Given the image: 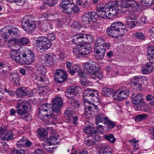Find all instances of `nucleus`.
I'll use <instances>...</instances> for the list:
<instances>
[{"label":"nucleus","mask_w":154,"mask_h":154,"mask_svg":"<svg viewBox=\"0 0 154 154\" xmlns=\"http://www.w3.org/2000/svg\"><path fill=\"white\" fill-rule=\"evenodd\" d=\"M10 69L9 66L0 62V73L4 75H6L8 73Z\"/></svg>","instance_id":"obj_25"},{"label":"nucleus","mask_w":154,"mask_h":154,"mask_svg":"<svg viewBox=\"0 0 154 154\" xmlns=\"http://www.w3.org/2000/svg\"><path fill=\"white\" fill-rule=\"evenodd\" d=\"M66 65L67 68L68 69V72H69V71L71 69V67L72 66V64L71 62L69 61H67L66 62Z\"/></svg>","instance_id":"obj_63"},{"label":"nucleus","mask_w":154,"mask_h":154,"mask_svg":"<svg viewBox=\"0 0 154 154\" xmlns=\"http://www.w3.org/2000/svg\"><path fill=\"white\" fill-rule=\"evenodd\" d=\"M14 52L16 53V57L15 58V61L21 65L25 64V62L24 61V59L22 58L21 56L23 54L19 53L17 51H15Z\"/></svg>","instance_id":"obj_27"},{"label":"nucleus","mask_w":154,"mask_h":154,"mask_svg":"<svg viewBox=\"0 0 154 154\" xmlns=\"http://www.w3.org/2000/svg\"><path fill=\"white\" fill-rule=\"evenodd\" d=\"M113 92L114 91L112 88H103L102 92V94L103 96L109 97Z\"/></svg>","instance_id":"obj_33"},{"label":"nucleus","mask_w":154,"mask_h":154,"mask_svg":"<svg viewBox=\"0 0 154 154\" xmlns=\"http://www.w3.org/2000/svg\"><path fill=\"white\" fill-rule=\"evenodd\" d=\"M114 99L116 101L122 100L126 98L128 95V92L126 90L117 91L114 94Z\"/></svg>","instance_id":"obj_14"},{"label":"nucleus","mask_w":154,"mask_h":154,"mask_svg":"<svg viewBox=\"0 0 154 154\" xmlns=\"http://www.w3.org/2000/svg\"><path fill=\"white\" fill-rule=\"evenodd\" d=\"M147 53L149 56H154V45H150L149 47Z\"/></svg>","instance_id":"obj_45"},{"label":"nucleus","mask_w":154,"mask_h":154,"mask_svg":"<svg viewBox=\"0 0 154 154\" xmlns=\"http://www.w3.org/2000/svg\"><path fill=\"white\" fill-rule=\"evenodd\" d=\"M88 13L89 14L92 20L94 19H96L98 17V15L97 13L95 12L92 11L90 13L88 12Z\"/></svg>","instance_id":"obj_50"},{"label":"nucleus","mask_w":154,"mask_h":154,"mask_svg":"<svg viewBox=\"0 0 154 154\" xmlns=\"http://www.w3.org/2000/svg\"><path fill=\"white\" fill-rule=\"evenodd\" d=\"M108 15L112 17L117 14L118 10L124 12L128 11H138L139 4L134 1L123 0L120 2L116 1L106 5Z\"/></svg>","instance_id":"obj_1"},{"label":"nucleus","mask_w":154,"mask_h":154,"mask_svg":"<svg viewBox=\"0 0 154 154\" xmlns=\"http://www.w3.org/2000/svg\"><path fill=\"white\" fill-rule=\"evenodd\" d=\"M82 8L85 9L89 8L91 6V3L88 1H86L82 5Z\"/></svg>","instance_id":"obj_57"},{"label":"nucleus","mask_w":154,"mask_h":154,"mask_svg":"<svg viewBox=\"0 0 154 154\" xmlns=\"http://www.w3.org/2000/svg\"><path fill=\"white\" fill-rule=\"evenodd\" d=\"M54 79L58 83H61L65 81L67 78V73L63 70L57 69L55 73Z\"/></svg>","instance_id":"obj_9"},{"label":"nucleus","mask_w":154,"mask_h":154,"mask_svg":"<svg viewBox=\"0 0 154 154\" xmlns=\"http://www.w3.org/2000/svg\"><path fill=\"white\" fill-rule=\"evenodd\" d=\"M35 154H43V152L42 150L40 148L36 149L34 152Z\"/></svg>","instance_id":"obj_64"},{"label":"nucleus","mask_w":154,"mask_h":154,"mask_svg":"<svg viewBox=\"0 0 154 154\" xmlns=\"http://www.w3.org/2000/svg\"><path fill=\"white\" fill-rule=\"evenodd\" d=\"M42 113V114H41V116H40V113H38V117L39 119L42 120H44L45 119V117H46V115H48L46 114V112H43Z\"/></svg>","instance_id":"obj_61"},{"label":"nucleus","mask_w":154,"mask_h":154,"mask_svg":"<svg viewBox=\"0 0 154 154\" xmlns=\"http://www.w3.org/2000/svg\"><path fill=\"white\" fill-rule=\"evenodd\" d=\"M17 39H11L9 40L8 42L7 45L9 47L14 46L16 45Z\"/></svg>","instance_id":"obj_47"},{"label":"nucleus","mask_w":154,"mask_h":154,"mask_svg":"<svg viewBox=\"0 0 154 154\" xmlns=\"http://www.w3.org/2000/svg\"><path fill=\"white\" fill-rule=\"evenodd\" d=\"M82 20L83 23L85 24H89L92 21L90 15L88 13H86L82 16Z\"/></svg>","instance_id":"obj_30"},{"label":"nucleus","mask_w":154,"mask_h":154,"mask_svg":"<svg viewBox=\"0 0 154 154\" xmlns=\"http://www.w3.org/2000/svg\"><path fill=\"white\" fill-rule=\"evenodd\" d=\"M95 48H101L102 47H110V44L109 43H104V40L101 38H97L95 43Z\"/></svg>","instance_id":"obj_22"},{"label":"nucleus","mask_w":154,"mask_h":154,"mask_svg":"<svg viewBox=\"0 0 154 154\" xmlns=\"http://www.w3.org/2000/svg\"><path fill=\"white\" fill-rule=\"evenodd\" d=\"M15 51H17L16 50H13L12 51V53H10V56L11 58L13 59H14V60L15 58H16V52H14Z\"/></svg>","instance_id":"obj_62"},{"label":"nucleus","mask_w":154,"mask_h":154,"mask_svg":"<svg viewBox=\"0 0 154 154\" xmlns=\"http://www.w3.org/2000/svg\"><path fill=\"white\" fill-rule=\"evenodd\" d=\"M131 84L133 86L135 87L136 89L141 90L143 89L142 80L141 78L135 76L131 81Z\"/></svg>","instance_id":"obj_18"},{"label":"nucleus","mask_w":154,"mask_h":154,"mask_svg":"<svg viewBox=\"0 0 154 154\" xmlns=\"http://www.w3.org/2000/svg\"><path fill=\"white\" fill-rule=\"evenodd\" d=\"M94 52V56L95 58L98 60H101L104 56L105 49L103 47L101 48H95Z\"/></svg>","instance_id":"obj_17"},{"label":"nucleus","mask_w":154,"mask_h":154,"mask_svg":"<svg viewBox=\"0 0 154 154\" xmlns=\"http://www.w3.org/2000/svg\"><path fill=\"white\" fill-rule=\"evenodd\" d=\"M80 70V67L77 65H73L69 71V73L71 75H74L76 72H79Z\"/></svg>","instance_id":"obj_39"},{"label":"nucleus","mask_w":154,"mask_h":154,"mask_svg":"<svg viewBox=\"0 0 154 154\" xmlns=\"http://www.w3.org/2000/svg\"><path fill=\"white\" fill-rule=\"evenodd\" d=\"M99 65L96 62H87L85 64L84 68L85 71L91 75H94L98 71Z\"/></svg>","instance_id":"obj_5"},{"label":"nucleus","mask_w":154,"mask_h":154,"mask_svg":"<svg viewBox=\"0 0 154 154\" xmlns=\"http://www.w3.org/2000/svg\"><path fill=\"white\" fill-rule=\"evenodd\" d=\"M89 105H85L84 115L87 118L90 117L95 111L97 112L98 108L97 106L89 103Z\"/></svg>","instance_id":"obj_11"},{"label":"nucleus","mask_w":154,"mask_h":154,"mask_svg":"<svg viewBox=\"0 0 154 154\" xmlns=\"http://www.w3.org/2000/svg\"><path fill=\"white\" fill-rule=\"evenodd\" d=\"M37 133L41 138H44L43 140L45 139L48 135L47 131L44 128L39 129Z\"/></svg>","instance_id":"obj_34"},{"label":"nucleus","mask_w":154,"mask_h":154,"mask_svg":"<svg viewBox=\"0 0 154 154\" xmlns=\"http://www.w3.org/2000/svg\"><path fill=\"white\" fill-rule=\"evenodd\" d=\"M82 91L81 88L80 87L72 86L67 89L65 95L67 98H70L77 94L81 93Z\"/></svg>","instance_id":"obj_10"},{"label":"nucleus","mask_w":154,"mask_h":154,"mask_svg":"<svg viewBox=\"0 0 154 154\" xmlns=\"http://www.w3.org/2000/svg\"><path fill=\"white\" fill-rule=\"evenodd\" d=\"M82 34L77 35L73 37L72 40V42L77 46L79 45L84 44L83 38H82Z\"/></svg>","instance_id":"obj_23"},{"label":"nucleus","mask_w":154,"mask_h":154,"mask_svg":"<svg viewBox=\"0 0 154 154\" xmlns=\"http://www.w3.org/2000/svg\"><path fill=\"white\" fill-rule=\"evenodd\" d=\"M131 99L132 103L136 106H140V103H141V105L143 106L146 105L143 100L142 95L141 94L138 93L134 96V95L133 94L131 97Z\"/></svg>","instance_id":"obj_15"},{"label":"nucleus","mask_w":154,"mask_h":154,"mask_svg":"<svg viewBox=\"0 0 154 154\" xmlns=\"http://www.w3.org/2000/svg\"><path fill=\"white\" fill-rule=\"evenodd\" d=\"M16 93L17 95L19 97L27 96L30 97L32 96V94L30 92H29L24 88L17 89Z\"/></svg>","instance_id":"obj_20"},{"label":"nucleus","mask_w":154,"mask_h":154,"mask_svg":"<svg viewBox=\"0 0 154 154\" xmlns=\"http://www.w3.org/2000/svg\"><path fill=\"white\" fill-rule=\"evenodd\" d=\"M47 109L46 111V114L48 115H46V117L48 119L51 118L53 114L51 113V111L49 110V108L48 106H47Z\"/></svg>","instance_id":"obj_59"},{"label":"nucleus","mask_w":154,"mask_h":154,"mask_svg":"<svg viewBox=\"0 0 154 154\" xmlns=\"http://www.w3.org/2000/svg\"><path fill=\"white\" fill-rule=\"evenodd\" d=\"M148 117L147 114L143 113L136 116L134 117V119L137 122L145 120Z\"/></svg>","instance_id":"obj_36"},{"label":"nucleus","mask_w":154,"mask_h":154,"mask_svg":"<svg viewBox=\"0 0 154 154\" xmlns=\"http://www.w3.org/2000/svg\"><path fill=\"white\" fill-rule=\"evenodd\" d=\"M96 129L97 130H96V133H97L100 134L103 133V129L102 125H100L97 126Z\"/></svg>","instance_id":"obj_55"},{"label":"nucleus","mask_w":154,"mask_h":154,"mask_svg":"<svg viewBox=\"0 0 154 154\" xmlns=\"http://www.w3.org/2000/svg\"><path fill=\"white\" fill-rule=\"evenodd\" d=\"M85 143L88 146H91L95 144V141L92 139H88L85 140Z\"/></svg>","instance_id":"obj_52"},{"label":"nucleus","mask_w":154,"mask_h":154,"mask_svg":"<svg viewBox=\"0 0 154 154\" xmlns=\"http://www.w3.org/2000/svg\"><path fill=\"white\" fill-rule=\"evenodd\" d=\"M59 137V136L56 135H54L52 136L50 138L51 142H50V143H49V144L50 145H51L52 144H54L55 143L54 142V141H55Z\"/></svg>","instance_id":"obj_58"},{"label":"nucleus","mask_w":154,"mask_h":154,"mask_svg":"<svg viewBox=\"0 0 154 154\" xmlns=\"http://www.w3.org/2000/svg\"><path fill=\"white\" fill-rule=\"evenodd\" d=\"M79 46L81 55L84 56L90 53V49L87 48L86 46L85 45V43H84V44L79 45Z\"/></svg>","instance_id":"obj_24"},{"label":"nucleus","mask_w":154,"mask_h":154,"mask_svg":"<svg viewBox=\"0 0 154 154\" xmlns=\"http://www.w3.org/2000/svg\"><path fill=\"white\" fill-rule=\"evenodd\" d=\"M94 94L91 90H85L83 94V102L84 105L86 103H89L91 100L92 99V97H94Z\"/></svg>","instance_id":"obj_16"},{"label":"nucleus","mask_w":154,"mask_h":154,"mask_svg":"<svg viewBox=\"0 0 154 154\" xmlns=\"http://www.w3.org/2000/svg\"><path fill=\"white\" fill-rule=\"evenodd\" d=\"M105 122L106 123L107 125L109 128H113L115 125V124L114 122H113L112 121L109 120L107 117V119L105 120Z\"/></svg>","instance_id":"obj_49"},{"label":"nucleus","mask_w":154,"mask_h":154,"mask_svg":"<svg viewBox=\"0 0 154 154\" xmlns=\"http://www.w3.org/2000/svg\"><path fill=\"white\" fill-rule=\"evenodd\" d=\"M14 134L11 132H8L1 137V139L8 141L9 140H12L13 138Z\"/></svg>","instance_id":"obj_37"},{"label":"nucleus","mask_w":154,"mask_h":154,"mask_svg":"<svg viewBox=\"0 0 154 154\" xmlns=\"http://www.w3.org/2000/svg\"><path fill=\"white\" fill-rule=\"evenodd\" d=\"M60 6L64 12L67 14H72V12L77 13L79 11L78 7L73 4L72 0H63Z\"/></svg>","instance_id":"obj_4"},{"label":"nucleus","mask_w":154,"mask_h":154,"mask_svg":"<svg viewBox=\"0 0 154 154\" xmlns=\"http://www.w3.org/2000/svg\"><path fill=\"white\" fill-rule=\"evenodd\" d=\"M54 57L52 54H48L44 59V63L47 66H51L55 62Z\"/></svg>","instance_id":"obj_21"},{"label":"nucleus","mask_w":154,"mask_h":154,"mask_svg":"<svg viewBox=\"0 0 154 154\" xmlns=\"http://www.w3.org/2000/svg\"><path fill=\"white\" fill-rule=\"evenodd\" d=\"M72 27L74 29H76V30H79L81 27L80 24L77 22H74L72 25Z\"/></svg>","instance_id":"obj_56"},{"label":"nucleus","mask_w":154,"mask_h":154,"mask_svg":"<svg viewBox=\"0 0 154 154\" xmlns=\"http://www.w3.org/2000/svg\"><path fill=\"white\" fill-rule=\"evenodd\" d=\"M82 38H83V41L84 43H91L93 40L92 36L90 35H86L85 34H82Z\"/></svg>","instance_id":"obj_35"},{"label":"nucleus","mask_w":154,"mask_h":154,"mask_svg":"<svg viewBox=\"0 0 154 154\" xmlns=\"http://www.w3.org/2000/svg\"><path fill=\"white\" fill-rule=\"evenodd\" d=\"M79 45L77 46V47L73 48V52L75 54L78 55L80 54L81 55V53L80 52V51H79Z\"/></svg>","instance_id":"obj_60"},{"label":"nucleus","mask_w":154,"mask_h":154,"mask_svg":"<svg viewBox=\"0 0 154 154\" xmlns=\"http://www.w3.org/2000/svg\"><path fill=\"white\" fill-rule=\"evenodd\" d=\"M104 138L107 140L109 141L111 143H114L116 141V138L113 135L110 134L109 135H105Z\"/></svg>","instance_id":"obj_42"},{"label":"nucleus","mask_w":154,"mask_h":154,"mask_svg":"<svg viewBox=\"0 0 154 154\" xmlns=\"http://www.w3.org/2000/svg\"><path fill=\"white\" fill-rule=\"evenodd\" d=\"M11 154H26L25 151L23 149H14L11 152Z\"/></svg>","instance_id":"obj_51"},{"label":"nucleus","mask_w":154,"mask_h":154,"mask_svg":"<svg viewBox=\"0 0 154 154\" xmlns=\"http://www.w3.org/2000/svg\"><path fill=\"white\" fill-rule=\"evenodd\" d=\"M47 106L45 104H43L40 106L38 112L40 113V116H41V114H42L43 112H46V111L47 109Z\"/></svg>","instance_id":"obj_44"},{"label":"nucleus","mask_w":154,"mask_h":154,"mask_svg":"<svg viewBox=\"0 0 154 154\" xmlns=\"http://www.w3.org/2000/svg\"><path fill=\"white\" fill-rule=\"evenodd\" d=\"M28 103L25 100H19L17 103L16 107L17 108L16 112L19 115H23L27 112Z\"/></svg>","instance_id":"obj_7"},{"label":"nucleus","mask_w":154,"mask_h":154,"mask_svg":"<svg viewBox=\"0 0 154 154\" xmlns=\"http://www.w3.org/2000/svg\"><path fill=\"white\" fill-rule=\"evenodd\" d=\"M22 57L25 58L24 59V61L25 62V64H30L34 61V55L32 51L29 54H23Z\"/></svg>","instance_id":"obj_19"},{"label":"nucleus","mask_w":154,"mask_h":154,"mask_svg":"<svg viewBox=\"0 0 154 154\" xmlns=\"http://www.w3.org/2000/svg\"><path fill=\"white\" fill-rule=\"evenodd\" d=\"M105 8V6L103 7L102 4H100L98 5L96 7V11L98 12H101Z\"/></svg>","instance_id":"obj_53"},{"label":"nucleus","mask_w":154,"mask_h":154,"mask_svg":"<svg viewBox=\"0 0 154 154\" xmlns=\"http://www.w3.org/2000/svg\"><path fill=\"white\" fill-rule=\"evenodd\" d=\"M153 68V66L152 65L146 63L144 66L143 70V72L144 74H148L151 72Z\"/></svg>","instance_id":"obj_32"},{"label":"nucleus","mask_w":154,"mask_h":154,"mask_svg":"<svg viewBox=\"0 0 154 154\" xmlns=\"http://www.w3.org/2000/svg\"><path fill=\"white\" fill-rule=\"evenodd\" d=\"M135 37L141 39H144L145 36L144 34L140 32H137L133 34Z\"/></svg>","instance_id":"obj_43"},{"label":"nucleus","mask_w":154,"mask_h":154,"mask_svg":"<svg viewBox=\"0 0 154 154\" xmlns=\"http://www.w3.org/2000/svg\"><path fill=\"white\" fill-rule=\"evenodd\" d=\"M141 4L145 6H150L153 3V0H141Z\"/></svg>","instance_id":"obj_41"},{"label":"nucleus","mask_w":154,"mask_h":154,"mask_svg":"<svg viewBox=\"0 0 154 154\" xmlns=\"http://www.w3.org/2000/svg\"><path fill=\"white\" fill-rule=\"evenodd\" d=\"M52 107L51 109L53 111L56 113L60 112V106L63 104V100L61 97H57L52 101Z\"/></svg>","instance_id":"obj_12"},{"label":"nucleus","mask_w":154,"mask_h":154,"mask_svg":"<svg viewBox=\"0 0 154 154\" xmlns=\"http://www.w3.org/2000/svg\"><path fill=\"white\" fill-rule=\"evenodd\" d=\"M107 117L102 113L98 114L95 118L96 125H98L99 123L104 122V120L105 121L107 119Z\"/></svg>","instance_id":"obj_28"},{"label":"nucleus","mask_w":154,"mask_h":154,"mask_svg":"<svg viewBox=\"0 0 154 154\" xmlns=\"http://www.w3.org/2000/svg\"><path fill=\"white\" fill-rule=\"evenodd\" d=\"M107 7L106 5L105 6V9L101 12L100 17L103 18H109L110 17L108 16L107 10H106Z\"/></svg>","instance_id":"obj_46"},{"label":"nucleus","mask_w":154,"mask_h":154,"mask_svg":"<svg viewBox=\"0 0 154 154\" xmlns=\"http://www.w3.org/2000/svg\"><path fill=\"white\" fill-rule=\"evenodd\" d=\"M57 2V0H48L47 2L45 3L48 4L50 6L55 5Z\"/></svg>","instance_id":"obj_54"},{"label":"nucleus","mask_w":154,"mask_h":154,"mask_svg":"<svg viewBox=\"0 0 154 154\" xmlns=\"http://www.w3.org/2000/svg\"><path fill=\"white\" fill-rule=\"evenodd\" d=\"M55 37L53 33L48 34L47 37H40L36 41L37 47L38 49L45 51L48 50L51 46V41L55 39Z\"/></svg>","instance_id":"obj_3"},{"label":"nucleus","mask_w":154,"mask_h":154,"mask_svg":"<svg viewBox=\"0 0 154 154\" xmlns=\"http://www.w3.org/2000/svg\"><path fill=\"white\" fill-rule=\"evenodd\" d=\"M19 32L18 29L14 27L13 26L8 28L4 27L1 30V34L3 38L6 39V40L9 37V35H18Z\"/></svg>","instance_id":"obj_6"},{"label":"nucleus","mask_w":154,"mask_h":154,"mask_svg":"<svg viewBox=\"0 0 154 154\" xmlns=\"http://www.w3.org/2000/svg\"><path fill=\"white\" fill-rule=\"evenodd\" d=\"M127 31L123 23L117 22L112 24L110 27L107 30L106 32L108 35L117 38L122 36Z\"/></svg>","instance_id":"obj_2"},{"label":"nucleus","mask_w":154,"mask_h":154,"mask_svg":"<svg viewBox=\"0 0 154 154\" xmlns=\"http://www.w3.org/2000/svg\"><path fill=\"white\" fill-rule=\"evenodd\" d=\"M83 130L84 132L87 135H91L96 134L95 128L92 126L86 127L83 129Z\"/></svg>","instance_id":"obj_29"},{"label":"nucleus","mask_w":154,"mask_h":154,"mask_svg":"<svg viewBox=\"0 0 154 154\" xmlns=\"http://www.w3.org/2000/svg\"><path fill=\"white\" fill-rule=\"evenodd\" d=\"M29 38L26 37H23L20 39H17V42L19 45H26L29 42Z\"/></svg>","instance_id":"obj_38"},{"label":"nucleus","mask_w":154,"mask_h":154,"mask_svg":"<svg viewBox=\"0 0 154 154\" xmlns=\"http://www.w3.org/2000/svg\"><path fill=\"white\" fill-rule=\"evenodd\" d=\"M25 18L26 20H25L24 19H23L22 23V27L25 29V31L27 32H31L34 30L36 27V23L35 21L26 19V17Z\"/></svg>","instance_id":"obj_8"},{"label":"nucleus","mask_w":154,"mask_h":154,"mask_svg":"<svg viewBox=\"0 0 154 154\" xmlns=\"http://www.w3.org/2000/svg\"><path fill=\"white\" fill-rule=\"evenodd\" d=\"M64 116L67 119L71 120L73 119L74 124L78 120V117L71 108H68L66 110L64 113Z\"/></svg>","instance_id":"obj_13"},{"label":"nucleus","mask_w":154,"mask_h":154,"mask_svg":"<svg viewBox=\"0 0 154 154\" xmlns=\"http://www.w3.org/2000/svg\"><path fill=\"white\" fill-rule=\"evenodd\" d=\"M99 154H111V149L109 146H104L100 150Z\"/></svg>","instance_id":"obj_31"},{"label":"nucleus","mask_w":154,"mask_h":154,"mask_svg":"<svg viewBox=\"0 0 154 154\" xmlns=\"http://www.w3.org/2000/svg\"><path fill=\"white\" fill-rule=\"evenodd\" d=\"M9 78L12 79V81L16 85H19L20 84V75L17 73H13L9 76Z\"/></svg>","instance_id":"obj_26"},{"label":"nucleus","mask_w":154,"mask_h":154,"mask_svg":"<svg viewBox=\"0 0 154 154\" xmlns=\"http://www.w3.org/2000/svg\"><path fill=\"white\" fill-rule=\"evenodd\" d=\"M131 20V21H127L126 23L128 27L130 28H132L136 26L137 23L136 21H133L132 19Z\"/></svg>","instance_id":"obj_48"},{"label":"nucleus","mask_w":154,"mask_h":154,"mask_svg":"<svg viewBox=\"0 0 154 154\" xmlns=\"http://www.w3.org/2000/svg\"><path fill=\"white\" fill-rule=\"evenodd\" d=\"M70 104L74 108H79L80 106V102L76 99H72L71 100Z\"/></svg>","instance_id":"obj_40"}]
</instances>
